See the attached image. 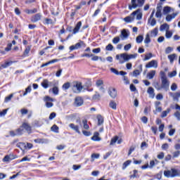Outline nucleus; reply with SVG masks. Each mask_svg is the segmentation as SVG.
I'll use <instances>...</instances> for the list:
<instances>
[{
	"label": "nucleus",
	"instance_id": "1",
	"mask_svg": "<svg viewBox=\"0 0 180 180\" xmlns=\"http://www.w3.org/2000/svg\"><path fill=\"white\" fill-rule=\"evenodd\" d=\"M145 1L146 0H131V4L129 5V11L136 9V8H141Z\"/></svg>",
	"mask_w": 180,
	"mask_h": 180
},
{
	"label": "nucleus",
	"instance_id": "2",
	"mask_svg": "<svg viewBox=\"0 0 180 180\" xmlns=\"http://www.w3.org/2000/svg\"><path fill=\"white\" fill-rule=\"evenodd\" d=\"M179 174L180 172L176 169H171L164 172V175L166 176V178H174L175 176H179Z\"/></svg>",
	"mask_w": 180,
	"mask_h": 180
},
{
	"label": "nucleus",
	"instance_id": "3",
	"mask_svg": "<svg viewBox=\"0 0 180 180\" xmlns=\"http://www.w3.org/2000/svg\"><path fill=\"white\" fill-rule=\"evenodd\" d=\"M72 89L75 94H80L84 89L82 83L81 82L75 81L72 82Z\"/></svg>",
	"mask_w": 180,
	"mask_h": 180
},
{
	"label": "nucleus",
	"instance_id": "4",
	"mask_svg": "<svg viewBox=\"0 0 180 180\" xmlns=\"http://www.w3.org/2000/svg\"><path fill=\"white\" fill-rule=\"evenodd\" d=\"M161 81V87H156V89H158V91H160V89H165L166 91H168V89H169V80H168V79L166 78L162 79Z\"/></svg>",
	"mask_w": 180,
	"mask_h": 180
},
{
	"label": "nucleus",
	"instance_id": "5",
	"mask_svg": "<svg viewBox=\"0 0 180 180\" xmlns=\"http://www.w3.org/2000/svg\"><path fill=\"white\" fill-rule=\"evenodd\" d=\"M116 60H118L120 64H124V62L127 61V53H124L116 55Z\"/></svg>",
	"mask_w": 180,
	"mask_h": 180
},
{
	"label": "nucleus",
	"instance_id": "6",
	"mask_svg": "<svg viewBox=\"0 0 180 180\" xmlns=\"http://www.w3.org/2000/svg\"><path fill=\"white\" fill-rule=\"evenodd\" d=\"M41 86L44 87V89H47V88H49V86H55L56 83H54V82H50L49 81V79H45L41 83Z\"/></svg>",
	"mask_w": 180,
	"mask_h": 180
},
{
	"label": "nucleus",
	"instance_id": "7",
	"mask_svg": "<svg viewBox=\"0 0 180 180\" xmlns=\"http://www.w3.org/2000/svg\"><path fill=\"white\" fill-rule=\"evenodd\" d=\"M146 68H158V61L152 60L146 65Z\"/></svg>",
	"mask_w": 180,
	"mask_h": 180
},
{
	"label": "nucleus",
	"instance_id": "8",
	"mask_svg": "<svg viewBox=\"0 0 180 180\" xmlns=\"http://www.w3.org/2000/svg\"><path fill=\"white\" fill-rule=\"evenodd\" d=\"M44 101L46 102V108H53V104L52 102H54V100L53 98L49 96H46L44 97Z\"/></svg>",
	"mask_w": 180,
	"mask_h": 180
},
{
	"label": "nucleus",
	"instance_id": "9",
	"mask_svg": "<svg viewBox=\"0 0 180 180\" xmlns=\"http://www.w3.org/2000/svg\"><path fill=\"white\" fill-rule=\"evenodd\" d=\"M96 86L99 89L102 94H105V88L103 87V80L98 79L96 82Z\"/></svg>",
	"mask_w": 180,
	"mask_h": 180
},
{
	"label": "nucleus",
	"instance_id": "10",
	"mask_svg": "<svg viewBox=\"0 0 180 180\" xmlns=\"http://www.w3.org/2000/svg\"><path fill=\"white\" fill-rule=\"evenodd\" d=\"M132 15H134V17L136 16V20H141V19H143V12H141V9H137L136 11H134Z\"/></svg>",
	"mask_w": 180,
	"mask_h": 180
},
{
	"label": "nucleus",
	"instance_id": "11",
	"mask_svg": "<svg viewBox=\"0 0 180 180\" xmlns=\"http://www.w3.org/2000/svg\"><path fill=\"white\" fill-rule=\"evenodd\" d=\"M122 141L123 140L119 138V136H115L111 139L110 146H115V144H116V142L117 143V144H122Z\"/></svg>",
	"mask_w": 180,
	"mask_h": 180
},
{
	"label": "nucleus",
	"instance_id": "12",
	"mask_svg": "<svg viewBox=\"0 0 180 180\" xmlns=\"http://www.w3.org/2000/svg\"><path fill=\"white\" fill-rule=\"evenodd\" d=\"M110 71L115 75H122V77H124V75H127V72H124V71H120L119 72V71L114 68H111Z\"/></svg>",
	"mask_w": 180,
	"mask_h": 180
},
{
	"label": "nucleus",
	"instance_id": "13",
	"mask_svg": "<svg viewBox=\"0 0 180 180\" xmlns=\"http://www.w3.org/2000/svg\"><path fill=\"white\" fill-rule=\"evenodd\" d=\"M108 94L111 98L115 99L116 96H117V91H116V89L115 88H110L108 91Z\"/></svg>",
	"mask_w": 180,
	"mask_h": 180
},
{
	"label": "nucleus",
	"instance_id": "14",
	"mask_svg": "<svg viewBox=\"0 0 180 180\" xmlns=\"http://www.w3.org/2000/svg\"><path fill=\"white\" fill-rule=\"evenodd\" d=\"M84 104V100L81 97H76L75 99V106H82Z\"/></svg>",
	"mask_w": 180,
	"mask_h": 180
},
{
	"label": "nucleus",
	"instance_id": "15",
	"mask_svg": "<svg viewBox=\"0 0 180 180\" xmlns=\"http://www.w3.org/2000/svg\"><path fill=\"white\" fill-rule=\"evenodd\" d=\"M69 127H70L72 130H74L75 131H76V133H77L78 134H81V131H79V126L75 125V124L71 123L69 124Z\"/></svg>",
	"mask_w": 180,
	"mask_h": 180
},
{
	"label": "nucleus",
	"instance_id": "16",
	"mask_svg": "<svg viewBox=\"0 0 180 180\" xmlns=\"http://www.w3.org/2000/svg\"><path fill=\"white\" fill-rule=\"evenodd\" d=\"M156 9L157 11L155 13V18H157L158 19H161L162 16V13H161L162 7L161 6H158Z\"/></svg>",
	"mask_w": 180,
	"mask_h": 180
},
{
	"label": "nucleus",
	"instance_id": "17",
	"mask_svg": "<svg viewBox=\"0 0 180 180\" xmlns=\"http://www.w3.org/2000/svg\"><path fill=\"white\" fill-rule=\"evenodd\" d=\"M174 9L172 7L167 6L163 8V13L164 15H168V13H171V12H174Z\"/></svg>",
	"mask_w": 180,
	"mask_h": 180
},
{
	"label": "nucleus",
	"instance_id": "18",
	"mask_svg": "<svg viewBox=\"0 0 180 180\" xmlns=\"http://www.w3.org/2000/svg\"><path fill=\"white\" fill-rule=\"evenodd\" d=\"M82 26V22L81 21L78 22L73 30V34H77V33L79 32V30L81 29Z\"/></svg>",
	"mask_w": 180,
	"mask_h": 180
},
{
	"label": "nucleus",
	"instance_id": "19",
	"mask_svg": "<svg viewBox=\"0 0 180 180\" xmlns=\"http://www.w3.org/2000/svg\"><path fill=\"white\" fill-rule=\"evenodd\" d=\"M160 32H168L169 30V25L167 23H164L160 27Z\"/></svg>",
	"mask_w": 180,
	"mask_h": 180
},
{
	"label": "nucleus",
	"instance_id": "20",
	"mask_svg": "<svg viewBox=\"0 0 180 180\" xmlns=\"http://www.w3.org/2000/svg\"><path fill=\"white\" fill-rule=\"evenodd\" d=\"M147 92L149 95V98L154 99V97L155 96V94L154 93V89L153 87H148Z\"/></svg>",
	"mask_w": 180,
	"mask_h": 180
},
{
	"label": "nucleus",
	"instance_id": "21",
	"mask_svg": "<svg viewBox=\"0 0 180 180\" xmlns=\"http://www.w3.org/2000/svg\"><path fill=\"white\" fill-rule=\"evenodd\" d=\"M120 37L122 40H125V39H127L129 37V32H127V30H122L121 32Z\"/></svg>",
	"mask_w": 180,
	"mask_h": 180
},
{
	"label": "nucleus",
	"instance_id": "22",
	"mask_svg": "<svg viewBox=\"0 0 180 180\" xmlns=\"http://www.w3.org/2000/svg\"><path fill=\"white\" fill-rule=\"evenodd\" d=\"M123 20H124L126 23H131V22H133V20H134L133 13L129 16L125 17Z\"/></svg>",
	"mask_w": 180,
	"mask_h": 180
},
{
	"label": "nucleus",
	"instance_id": "23",
	"mask_svg": "<svg viewBox=\"0 0 180 180\" xmlns=\"http://www.w3.org/2000/svg\"><path fill=\"white\" fill-rule=\"evenodd\" d=\"M22 128L25 129L27 131V133H30L32 131V127L27 124V122H24L22 125Z\"/></svg>",
	"mask_w": 180,
	"mask_h": 180
},
{
	"label": "nucleus",
	"instance_id": "24",
	"mask_svg": "<svg viewBox=\"0 0 180 180\" xmlns=\"http://www.w3.org/2000/svg\"><path fill=\"white\" fill-rule=\"evenodd\" d=\"M156 71L155 70H150L149 72H148L147 74V78H148V79H153V78H154V77H155V74H156Z\"/></svg>",
	"mask_w": 180,
	"mask_h": 180
},
{
	"label": "nucleus",
	"instance_id": "25",
	"mask_svg": "<svg viewBox=\"0 0 180 180\" xmlns=\"http://www.w3.org/2000/svg\"><path fill=\"white\" fill-rule=\"evenodd\" d=\"M161 105V102L160 101H156L155 102V110L156 112H162V108H161V106H160Z\"/></svg>",
	"mask_w": 180,
	"mask_h": 180
},
{
	"label": "nucleus",
	"instance_id": "26",
	"mask_svg": "<svg viewBox=\"0 0 180 180\" xmlns=\"http://www.w3.org/2000/svg\"><path fill=\"white\" fill-rule=\"evenodd\" d=\"M91 140H93V141H101V137H99L98 132H95L94 134V136L91 137Z\"/></svg>",
	"mask_w": 180,
	"mask_h": 180
},
{
	"label": "nucleus",
	"instance_id": "27",
	"mask_svg": "<svg viewBox=\"0 0 180 180\" xmlns=\"http://www.w3.org/2000/svg\"><path fill=\"white\" fill-rule=\"evenodd\" d=\"M41 19V15L40 13L36 14L34 16L32 17V21L34 22H39Z\"/></svg>",
	"mask_w": 180,
	"mask_h": 180
},
{
	"label": "nucleus",
	"instance_id": "28",
	"mask_svg": "<svg viewBox=\"0 0 180 180\" xmlns=\"http://www.w3.org/2000/svg\"><path fill=\"white\" fill-rule=\"evenodd\" d=\"M109 106L110 108H111V109H113L114 110H116V109H117V104L113 101H111L110 102Z\"/></svg>",
	"mask_w": 180,
	"mask_h": 180
},
{
	"label": "nucleus",
	"instance_id": "29",
	"mask_svg": "<svg viewBox=\"0 0 180 180\" xmlns=\"http://www.w3.org/2000/svg\"><path fill=\"white\" fill-rule=\"evenodd\" d=\"M168 58H169V60L170 61V63L173 64L174 63V60H175V58H176V54L173 53V54L169 55L168 56Z\"/></svg>",
	"mask_w": 180,
	"mask_h": 180
},
{
	"label": "nucleus",
	"instance_id": "30",
	"mask_svg": "<svg viewBox=\"0 0 180 180\" xmlns=\"http://www.w3.org/2000/svg\"><path fill=\"white\" fill-rule=\"evenodd\" d=\"M154 57V55H153L151 53H146L145 55V58H143V61H148V60H150V58H153Z\"/></svg>",
	"mask_w": 180,
	"mask_h": 180
},
{
	"label": "nucleus",
	"instance_id": "31",
	"mask_svg": "<svg viewBox=\"0 0 180 180\" xmlns=\"http://www.w3.org/2000/svg\"><path fill=\"white\" fill-rule=\"evenodd\" d=\"M144 43L145 44H150V43H151V39H150V33L146 34Z\"/></svg>",
	"mask_w": 180,
	"mask_h": 180
},
{
	"label": "nucleus",
	"instance_id": "32",
	"mask_svg": "<svg viewBox=\"0 0 180 180\" xmlns=\"http://www.w3.org/2000/svg\"><path fill=\"white\" fill-rule=\"evenodd\" d=\"M158 34V28L155 27L153 30L150 31V36L152 37H155Z\"/></svg>",
	"mask_w": 180,
	"mask_h": 180
},
{
	"label": "nucleus",
	"instance_id": "33",
	"mask_svg": "<svg viewBox=\"0 0 180 180\" xmlns=\"http://www.w3.org/2000/svg\"><path fill=\"white\" fill-rule=\"evenodd\" d=\"M148 22L150 23V26H155V25H157V20H155V18H149L148 20Z\"/></svg>",
	"mask_w": 180,
	"mask_h": 180
},
{
	"label": "nucleus",
	"instance_id": "34",
	"mask_svg": "<svg viewBox=\"0 0 180 180\" xmlns=\"http://www.w3.org/2000/svg\"><path fill=\"white\" fill-rule=\"evenodd\" d=\"M82 124H83V128L85 130H89V125H88V121L86 120H83Z\"/></svg>",
	"mask_w": 180,
	"mask_h": 180
},
{
	"label": "nucleus",
	"instance_id": "35",
	"mask_svg": "<svg viewBox=\"0 0 180 180\" xmlns=\"http://www.w3.org/2000/svg\"><path fill=\"white\" fill-rule=\"evenodd\" d=\"M169 112H171V109L167 108L166 110L162 111V114H161V117H167V116L168 115V113H169Z\"/></svg>",
	"mask_w": 180,
	"mask_h": 180
},
{
	"label": "nucleus",
	"instance_id": "36",
	"mask_svg": "<svg viewBox=\"0 0 180 180\" xmlns=\"http://www.w3.org/2000/svg\"><path fill=\"white\" fill-rule=\"evenodd\" d=\"M143 40H144V37H143V35H139L136 39V41L138 44L143 43Z\"/></svg>",
	"mask_w": 180,
	"mask_h": 180
},
{
	"label": "nucleus",
	"instance_id": "37",
	"mask_svg": "<svg viewBox=\"0 0 180 180\" xmlns=\"http://www.w3.org/2000/svg\"><path fill=\"white\" fill-rule=\"evenodd\" d=\"M135 58H137V53L127 54V61L129 60H134Z\"/></svg>",
	"mask_w": 180,
	"mask_h": 180
},
{
	"label": "nucleus",
	"instance_id": "38",
	"mask_svg": "<svg viewBox=\"0 0 180 180\" xmlns=\"http://www.w3.org/2000/svg\"><path fill=\"white\" fill-rule=\"evenodd\" d=\"M13 62L12 61H8V62H5V63L1 65V68H6L9 67L10 65H12Z\"/></svg>",
	"mask_w": 180,
	"mask_h": 180
},
{
	"label": "nucleus",
	"instance_id": "39",
	"mask_svg": "<svg viewBox=\"0 0 180 180\" xmlns=\"http://www.w3.org/2000/svg\"><path fill=\"white\" fill-rule=\"evenodd\" d=\"M70 86H71V84L70 82H66L62 86V88L64 91H67V89H70Z\"/></svg>",
	"mask_w": 180,
	"mask_h": 180
},
{
	"label": "nucleus",
	"instance_id": "40",
	"mask_svg": "<svg viewBox=\"0 0 180 180\" xmlns=\"http://www.w3.org/2000/svg\"><path fill=\"white\" fill-rule=\"evenodd\" d=\"M173 32L172 31L167 30L165 32V37L166 39H171L172 37Z\"/></svg>",
	"mask_w": 180,
	"mask_h": 180
},
{
	"label": "nucleus",
	"instance_id": "41",
	"mask_svg": "<svg viewBox=\"0 0 180 180\" xmlns=\"http://www.w3.org/2000/svg\"><path fill=\"white\" fill-rule=\"evenodd\" d=\"M143 71V69L141 68V71L139 70H136L133 72L132 75L133 77H138V75H140V73Z\"/></svg>",
	"mask_w": 180,
	"mask_h": 180
},
{
	"label": "nucleus",
	"instance_id": "42",
	"mask_svg": "<svg viewBox=\"0 0 180 180\" xmlns=\"http://www.w3.org/2000/svg\"><path fill=\"white\" fill-rule=\"evenodd\" d=\"M32 92V86H28L27 89H25V91L23 94V96H26L27 94H30Z\"/></svg>",
	"mask_w": 180,
	"mask_h": 180
},
{
	"label": "nucleus",
	"instance_id": "43",
	"mask_svg": "<svg viewBox=\"0 0 180 180\" xmlns=\"http://www.w3.org/2000/svg\"><path fill=\"white\" fill-rule=\"evenodd\" d=\"M82 46H85V44L84 41H81L75 44L76 49L78 50V49H81Z\"/></svg>",
	"mask_w": 180,
	"mask_h": 180
},
{
	"label": "nucleus",
	"instance_id": "44",
	"mask_svg": "<svg viewBox=\"0 0 180 180\" xmlns=\"http://www.w3.org/2000/svg\"><path fill=\"white\" fill-rule=\"evenodd\" d=\"M97 120H98V124L101 125L103 123V117L101 115H98L97 116Z\"/></svg>",
	"mask_w": 180,
	"mask_h": 180
},
{
	"label": "nucleus",
	"instance_id": "45",
	"mask_svg": "<svg viewBox=\"0 0 180 180\" xmlns=\"http://www.w3.org/2000/svg\"><path fill=\"white\" fill-rule=\"evenodd\" d=\"M18 147L21 148V150H26L27 148V146H26V143H18Z\"/></svg>",
	"mask_w": 180,
	"mask_h": 180
},
{
	"label": "nucleus",
	"instance_id": "46",
	"mask_svg": "<svg viewBox=\"0 0 180 180\" xmlns=\"http://www.w3.org/2000/svg\"><path fill=\"white\" fill-rule=\"evenodd\" d=\"M17 136H21V134H23V128L21 127L20 128L15 130Z\"/></svg>",
	"mask_w": 180,
	"mask_h": 180
},
{
	"label": "nucleus",
	"instance_id": "47",
	"mask_svg": "<svg viewBox=\"0 0 180 180\" xmlns=\"http://www.w3.org/2000/svg\"><path fill=\"white\" fill-rule=\"evenodd\" d=\"M120 41V37H115L112 39V43L113 44H117Z\"/></svg>",
	"mask_w": 180,
	"mask_h": 180
},
{
	"label": "nucleus",
	"instance_id": "48",
	"mask_svg": "<svg viewBox=\"0 0 180 180\" xmlns=\"http://www.w3.org/2000/svg\"><path fill=\"white\" fill-rule=\"evenodd\" d=\"M26 13H28V14H32V13H36V12H37V8H33V9H31V10H26L25 11Z\"/></svg>",
	"mask_w": 180,
	"mask_h": 180
},
{
	"label": "nucleus",
	"instance_id": "49",
	"mask_svg": "<svg viewBox=\"0 0 180 180\" xmlns=\"http://www.w3.org/2000/svg\"><path fill=\"white\" fill-rule=\"evenodd\" d=\"M58 127L57 125L54 124L53 126L51 127V130L52 131H54L55 133H58Z\"/></svg>",
	"mask_w": 180,
	"mask_h": 180
},
{
	"label": "nucleus",
	"instance_id": "50",
	"mask_svg": "<svg viewBox=\"0 0 180 180\" xmlns=\"http://www.w3.org/2000/svg\"><path fill=\"white\" fill-rule=\"evenodd\" d=\"M99 158V154L94 153L91 155V161L94 162L95 160Z\"/></svg>",
	"mask_w": 180,
	"mask_h": 180
},
{
	"label": "nucleus",
	"instance_id": "51",
	"mask_svg": "<svg viewBox=\"0 0 180 180\" xmlns=\"http://www.w3.org/2000/svg\"><path fill=\"white\" fill-rule=\"evenodd\" d=\"M44 23H45V25H51L53 24V20L49 18H45Z\"/></svg>",
	"mask_w": 180,
	"mask_h": 180
},
{
	"label": "nucleus",
	"instance_id": "52",
	"mask_svg": "<svg viewBox=\"0 0 180 180\" xmlns=\"http://www.w3.org/2000/svg\"><path fill=\"white\" fill-rule=\"evenodd\" d=\"M52 92L53 95H58V87L53 86V88L52 89Z\"/></svg>",
	"mask_w": 180,
	"mask_h": 180
},
{
	"label": "nucleus",
	"instance_id": "53",
	"mask_svg": "<svg viewBox=\"0 0 180 180\" xmlns=\"http://www.w3.org/2000/svg\"><path fill=\"white\" fill-rule=\"evenodd\" d=\"M174 51V48L171 47V46H169L167 48H166L165 49V53L166 54H169V53H172V51Z\"/></svg>",
	"mask_w": 180,
	"mask_h": 180
},
{
	"label": "nucleus",
	"instance_id": "54",
	"mask_svg": "<svg viewBox=\"0 0 180 180\" xmlns=\"http://www.w3.org/2000/svg\"><path fill=\"white\" fill-rule=\"evenodd\" d=\"M4 162H8V161H12V158H11V156L6 155L4 158L3 159Z\"/></svg>",
	"mask_w": 180,
	"mask_h": 180
},
{
	"label": "nucleus",
	"instance_id": "55",
	"mask_svg": "<svg viewBox=\"0 0 180 180\" xmlns=\"http://www.w3.org/2000/svg\"><path fill=\"white\" fill-rule=\"evenodd\" d=\"M93 99H94V101H98V99H101V95L98 94V92H96V94H94V95L93 96Z\"/></svg>",
	"mask_w": 180,
	"mask_h": 180
},
{
	"label": "nucleus",
	"instance_id": "56",
	"mask_svg": "<svg viewBox=\"0 0 180 180\" xmlns=\"http://www.w3.org/2000/svg\"><path fill=\"white\" fill-rule=\"evenodd\" d=\"M105 50L107 51H112V50H113V45H112L111 44H109L106 47H105Z\"/></svg>",
	"mask_w": 180,
	"mask_h": 180
},
{
	"label": "nucleus",
	"instance_id": "57",
	"mask_svg": "<svg viewBox=\"0 0 180 180\" xmlns=\"http://www.w3.org/2000/svg\"><path fill=\"white\" fill-rule=\"evenodd\" d=\"M168 76L169 77V78H173V77H176V70H174L173 72H171L168 74Z\"/></svg>",
	"mask_w": 180,
	"mask_h": 180
},
{
	"label": "nucleus",
	"instance_id": "58",
	"mask_svg": "<svg viewBox=\"0 0 180 180\" xmlns=\"http://www.w3.org/2000/svg\"><path fill=\"white\" fill-rule=\"evenodd\" d=\"M131 49V44H128L124 46V50L125 51H129Z\"/></svg>",
	"mask_w": 180,
	"mask_h": 180
},
{
	"label": "nucleus",
	"instance_id": "59",
	"mask_svg": "<svg viewBox=\"0 0 180 180\" xmlns=\"http://www.w3.org/2000/svg\"><path fill=\"white\" fill-rule=\"evenodd\" d=\"M131 164V160H127L124 164H123V169H124L126 167H129V165Z\"/></svg>",
	"mask_w": 180,
	"mask_h": 180
},
{
	"label": "nucleus",
	"instance_id": "60",
	"mask_svg": "<svg viewBox=\"0 0 180 180\" xmlns=\"http://www.w3.org/2000/svg\"><path fill=\"white\" fill-rule=\"evenodd\" d=\"M12 98H13V94H10L8 96L5 98L4 102H9Z\"/></svg>",
	"mask_w": 180,
	"mask_h": 180
},
{
	"label": "nucleus",
	"instance_id": "61",
	"mask_svg": "<svg viewBox=\"0 0 180 180\" xmlns=\"http://www.w3.org/2000/svg\"><path fill=\"white\" fill-rule=\"evenodd\" d=\"M29 53H30V46H27L24 51V56H27Z\"/></svg>",
	"mask_w": 180,
	"mask_h": 180
},
{
	"label": "nucleus",
	"instance_id": "62",
	"mask_svg": "<svg viewBox=\"0 0 180 180\" xmlns=\"http://www.w3.org/2000/svg\"><path fill=\"white\" fill-rule=\"evenodd\" d=\"M98 60H99V56H95L94 54H92L91 60L92 61H98Z\"/></svg>",
	"mask_w": 180,
	"mask_h": 180
},
{
	"label": "nucleus",
	"instance_id": "63",
	"mask_svg": "<svg viewBox=\"0 0 180 180\" xmlns=\"http://www.w3.org/2000/svg\"><path fill=\"white\" fill-rule=\"evenodd\" d=\"M177 88H178V86H177L176 84H175V83H173V84H172V86H171V89H172V91H175L176 89H177Z\"/></svg>",
	"mask_w": 180,
	"mask_h": 180
},
{
	"label": "nucleus",
	"instance_id": "64",
	"mask_svg": "<svg viewBox=\"0 0 180 180\" xmlns=\"http://www.w3.org/2000/svg\"><path fill=\"white\" fill-rule=\"evenodd\" d=\"M174 116H175V117H176L177 120H180V112H179V111H176L174 113Z\"/></svg>",
	"mask_w": 180,
	"mask_h": 180
}]
</instances>
